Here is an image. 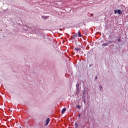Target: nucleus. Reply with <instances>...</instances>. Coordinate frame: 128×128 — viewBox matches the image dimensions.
I'll return each instance as SVG.
<instances>
[{
    "mask_svg": "<svg viewBox=\"0 0 128 128\" xmlns=\"http://www.w3.org/2000/svg\"><path fill=\"white\" fill-rule=\"evenodd\" d=\"M75 126H76V128H78V123L76 122L75 123Z\"/></svg>",
    "mask_w": 128,
    "mask_h": 128,
    "instance_id": "9",
    "label": "nucleus"
},
{
    "mask_svg": "<svg viewBox=\"0 0 128 128\" xmlns=\"http://www.w3.org/2000/svg\"><path fill=\"white\" fill-rule=\"evenodd\" d=\"M114 12L115 14H122V12L120 10H115Z\"/></svg>",
    "mask_w": 128,
    "mask_h": 128,
    "instance_id": "1",
    "label": "nucleus"
},
{
    "mask_svg": "<svg viewBox=\"0 0 128 128\" xmlns=\"http://www.w3.org/2000/svg\"><path fill=\"white\" fill-rule=\"evenodd\" d=\"M79 118H80V114H78V116Z\"/></svg>",
    "mask_w": 128,
    "mask_h": 128,
    "instance_id": "16",
    "label": "nucleus"
},
{
    "mask_svg": "<svg viewBox=\"0 0 128 128\" xmlns=\"http://www.w3.org/2000/svg\"><path fill=\"white\" fill-rule=\"evenodd\" d=\"M81 50L80 48H76L74 49V50H76L77 52H78V50Z\"/></svg>",
    "mask_w": 128,
    "mask_h": 128,
    "instance_id": "7",
    "label": "nucleus"
},
{
    "mask_svg": "<svg viewBox=\"0 0 128 128\" xmlns=\"http://www.w3.org/2000/svg\"><path fill=\"white\" fill-rule=\"evenodd\" d=\"M76 108H78V110H80V106L78 105L77 106H76Z\"/></svg>",
    "mask_w": 128,
    "mask_h": 128,
    "instance_id": "8",
    "label": "nucleus"
},
{
    "mask_svg": "<svg viewBox=\"0 0 128 128\" xmlns=\"http://www.w3.org/2000/svg\"><path fill=\"white\" fill-rule=\"evenodd\" d=\"M78 34L79 38H82V34H80V31H78Z\"/></svg>",
    "mask_w": 128,
    "mask_h": 128,
    "instance_id": "5",
    "label": "nucleus"
},
{
    "mask_svg": "<svg viewBox=\"0 0 128 128\" xmlns=\"http://www.w3.org/2000/svg\"><path fill=\"white\" fill-rule=\"evenodd\" d=\"M48 122H50V118H48L46 120V123L45 124V126H48Z\"/></svg>",
    "mask_w": 128,
    "mask_h": 128,
    "instance_id": "2",
    "label": "nucleus"
},
{
    "mask_svg": "<svg viewBox=\"0 0 128 128\" xmlns=\"http://www.w3.org/2000/svg\"><path fill=\"white\" fill-rule=\"evenodd\" d=\"M76 86H77V88H78V84H76Z\"/></svg>",
    "mask_w": 128,
    "mask_h": 128,
    "instance_id": "17",
    "label": "nucleus"
},
{
    "mask_svg": "<svg viewBox=\"0 0 128 128\" xmlns=\"http://www.w3.org/2000/svg\"><path fill=\"white\" fill-rule=\"evenodd\" d=\"M74 38H76L74 36H73V37L72 38V40H74Z\"/></svg>",
    "mask_w": 128,
    "mask_h": 128,
    "instance_id": "12",
    "label": "nucleus"
},
{
    "mask_svg": "<svg viewBox=\"0 0 128 128\" xmlns=\"http://www.w3.org/2000/svg\"><path fill=\"white\" fill-rule=\"evenodd\" d=\"M112 41L110 40L108 43V44H112Z\"/></svg>",
    "mask_w": 128,
    "mask_h": 128,
    "instance_id": "11",
    "label": "nucleus"
},
{
    "mask_svg": "<svg viewBox=\"0 0 128 128\" xmlns=\"http://www.w3.org/2000/svg\"><path fill=\"white\" fill-rule=\"evenodd\" d=\"M118 42H120V38H118Z\"/></svg>",
    "mask_w": 128,
    "mask_h": 128,
    "instance_id": "13",
    "label": "nucleus"
},
{
    "mask_svg": "<svg viewBox=\"0 0 128 128\" xmlns=\"http://www.w3.org/2000/svg\"><path fill=\"white\" fill-rule=\"evenodd\" d=\"M73 36H74V38H78V34H75Z\"/></svg>",
    "mask_w": 128,
    "mask_h": 128,
    "instance_id": "10",
    "label": "nucleus"
},
{
    "mask_svg": "<svg viewBox=\"0 0 128 128\" xmlns=\"http://www.w3.org/2000/svg\"><path fill=\"white\" fill-rule=\"evenodd\" d=\"M83 94H84V93H83Z\"/></svg>",
    "mask_w": 128,
    "mask_h": 128,
    "instance_id": "18",
    "label": "nucleus"
},
{
    "mask_svg": "<svg viewBox=\"0 0 128 128\" xmlns=\"http://www.w3.org/2000/svg\"><path fill=\"white\" fill-rule=\"evenodd\" d=\"M48 18V17L46 16H42V18H44V20H46V18Z\"/></svg>",
    "mask_w": 128,
    "mask_h": 128,
    "instance_id": "6",
    "label": "nucleus"
},
{
    "mask_svg": "<svg viewBox=\"0 0 128 128\" xmlns=\"http://www.w3.org/2000/svg\"><path fill=\"white\" fill-rule=\"evenodd\" d=\"M95 80H98V76H96Z\"/></svg>",
    "mask_w": 128,
    "mask_h": 128,
    "instance_id": "15",
    "label": "nucleus"
},
{
    "mask_svg": "<svg viewBox=\"0 0 128 128\" xmlns=\"http://www.w3.org/2000/svg\"><path fill=\"white\" fill-rule=\"evenodd\" d=\"M66 108H63L62 110V114H64V112H66Z\"/></svg>",
    "mask_w": 128,
    "mask_h": 128,
    "instance_id": "4",
    "label": "nucleus"
},
{
    "mask_svg": "<svg viewBox=\"0 0 128 128\" xmlns=\"http://www.w3.org/2000/svg\"><path fill=\"white\" fill-rule=\"evenodd\" d=\"M102 86H100V90H102Z\"/></svg>",
    "mask_w": 128,
    "mask_h": 128,
    "instance_id": "14",
    "label": "nucleus"
},
{
    "mask_svg": "<svg viewBox=\"0 0 128 128\" xmlns=\"http://www.w3.org/2000/svg\"><path fill=\"white\" fill-rule=\"evenodd\" d=\"M108 46V42L104 43L102 44V46Z\"/></svg>",
    "mask_w": 128,
    "mask_h": 128,
    "instance_id": "3",
    "label": "nucleus"
}]
</instances>
